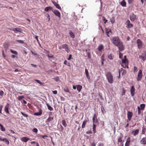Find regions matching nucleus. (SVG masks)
<instances>
[{
    "label": "nucleus",
    "instance_id": "473e14b6",
    "mask_svg": "<svg viewBox=\"0 0 146 146\" xmlns=\"http://www.w3.org/2000/svg\"><path fill=\"white\" fill-rule=\"evenodd\" d=\"M121 66L123 68H128V66L127 63H125L124 64H121Z\"/></svg>",
    "mask_w": 146,
    "mask_h": 146
},
{
    "label": "nucleus",
    "instance_id": "c756f323",
    "mask_svg": "<svg viewBox=\"0 0 146 146\" xmlns=\"http://www.w3.org/2000/svg\"><path fill=\"white\" fill-rule=\"evenodd\" d=\"M85 73L86 74V76L87 77V78L88 79H89L90 78V77L89 76V73H88V70L86 69H85Z\"/></svg>",
    "mask_w": 146,
    "mask_h": 146
},
{
    "label": "nucleus",
    "instance_id": "7ed1b4c3",
    "mask_svg": "<svg viewBox=\"0 0 146 146\" xmlns=\"http://www.w3.org/2000/svg\"><path fill=\"white\" fill-rule=\"evenodd\" d=\"M142 71L141 70H139L137 74V81H140L142 78Z\"/></svg>",
    "mask_w": 146,
    "mask_h": 146
},
{
    "label": "nucleus",
    "instance_id": "bb28decb",
    "mask_svg": "<svg viewBox=\"0 0 146 146\" xmlns=\"http://www.w3.org/2000/svg\"><path fill=\"white\" fill-rule=\"evenodd\" d=\"M46 104L47 107L48 109L49 110L51 111L53 110V109L52 107H51L48 104L46 103Z\"/></svg>",
    "mask_w": 146,
    "mask_h": 146
},
{
    "label": "nucleus",
    "instance_id": "412c9836",
    "mask_svg": "<svg viewBox=\"0 0 146 146\" xmlns=\"http://www.w3.org/2000/svg\"><path fill=\"white\" fill-rule=\"evenodd\" d=\"M8 29L14 31L15 32V31L18 32H20V30L21 29H20L18 28H15L13 29L8 28Z\"/></svg>",
    "mask_w": 146,
    "mask_h": 146
},
{
    "label": "nucleus",
    "instance_id": "a878e982",
    "mask_svg": "<svg viewBox=\"0 0 146 146\" xmlns=\"http://www.w3.org/2000/svg\"><path fill=\"white\" fill-rule=\"evenodd\" d=\"M104 48V47L103 45L102 44H101L98 47V50L99 51H101Z\"/></svg>",
    "mask_w": 146,
    "mask_h": 146
},
{
    "label": "nucleus",
    "instance_id": "13d9d810",
    "mask_svg": "<svg viewBox=\"0 0 146 146\" xmlns=\"http://www.w3.org/2000/svg\"><path fill=\"white\" fill-rule=\"evenodd\" d=\"M101 60L102 61H105L104 54H103L101 56Z\"/></svg>",
    "mask_w": 146,
    "mask_h": 146
},
{
    "label": "nucleus",
    "instance_id": "cd10ccee",
    "mask_svg": "<svg viewBox=\"0 0 146 146\" xmlns=\"http://www.w3.org/2000/svg\"><path fill=\"white\" fill-rule=\"evenodd\" d=\"M0 129L2 131H5V129L4 127L1 123H0Z\"/></svg>",
    "mask_w": 146,
    "mask_h": 146
},
{
    "label": "nucleus",
    "instance_id": "a211bd4d",
    "mask_svg": "<svg viewBox=\"0 0 146 146\" xmlns=\"http://www.w3.org/2000/svg\"><path fill=\"white\" fill-rule=\"evenodd\" d=\"M29 139H30L29 138L27 137H23L21 139V140L22 141H24L25 142H27Z\"/></svg>",
    "mask_w": 146,
    "mask_h": 146
},
{
    "label": "nucleus",
    "instance_id": "79ce46f5",
    "mask_svg": "<svg viewBox=\"0 0 146 146\" xmlns=\"http://www.w3.org/2000/svg\"><path fill=\"white\" fill-rule=\"evenodd\" d=\"M3 46L4 48L7 49L8 47V44L7 43H5L3 45Z\"/></svg>",
    "mask_w": 146,
    "mask_h": 146
},
{
    "label": "nucleus",
    "instance_id": "c03bdc74",
    "mask_svg": "<svg viewBox=\"0 0 146 146\" xmlns=\"http://www.w3.org/2000/svg\"><path fill=\"white\" fill-rule=\"evenodd\" d=\"M128 60H126L125 59H122V64H124L125 63H127V62Z\"/></svg>",
    "mask_w": 146,
    "mask_h": 146
},
{
    "label": "nucleus",
    "instance_id": "39448f33",
    "mask_svg": "<svg viewBox=\"0 0 146 146\" xmlns=\"http://www.w3.org/2000/svg\"><path fill=\"white\" fill-rule=\"evenodd\" d=\"M139 57L143 61H145L146 59V52L145 51H143L141 55H139Z\"/></svg>",
    "mask_w": 146,
    "mask_h": 146
},
{
    "label": "nucleus",
    "instance_id": "f8f14e48",
    "mask_svg": "<svg viewBox=\"0 0 146 146\" xmlns=\"http://www.w3.org/2000/svg\"><path fill=\"white\" fill-rule=\"evenodd\" d=\"M133 113L132 112L128 111L127 113V118L129 119V120H131L132 117L133 116Z\"/></svg>",
    "mask_w": 146,
    "mask_h": 146
},
{
    "label": "nucleus",
    "instance_id": "20e7f679",
    "mask_svg": "<svg viewBox=\"0 0 146 146\" xmlns=\"http://www.w3.org/2000/svg\"><path fill=\"white\" fill-rule=\"evenodd\" d=\"M117 46L118 47L119 50L120 52H122L124 49V46L122 42H120L118 46Z\"/></svg>",
    "mask_w": 146,
    "mask_h": 146
},
{
    "label": "nucleus",
    "instance_id": "37998d69",
    "mask_svg": "<svg viewBox=\"0 0 146 146\" xmlns=\"http://www.w3.org/2000/svg\"><path fill=\"white\" fill-rule=\"evenodd\" d=\"M24 98V96H20L18 97L17 99L19 101H21Z\"/></svg>",
    "mask_w": 146,
    "mask_h": 146
},
{
    "label": "nucleus",
    "instance_id": "2eb2a0df",
    "mask_svg": "<svg viewBox=\"0 0 146 146\" xmlns=\"http://www.w3.org/2000/svg\"><path fill=\"white\" fill-rule=\"evenodd\" d=\"M140 143L141 144L143 145L146 144V137H144L142 138L140 141Z\"/></svg>",
    "mask_w": 146,
    "mask_h": 146
},
{
    "label": "nucleus",
    "instance_id": "3c124183",
    "mask_svg": "<svg viewBox=\"0 0 146 146\" xmlns=\"http://www.w3.org/2000/svg\"><path fill=\"white\" fill-rule=\"evenodd\" d=\"M130 142H131V137H128L127 139L126 142L130 143Z\"/></svg>",
    "mask_w": 146,
    "mask_h": 146
},
{
    "label": "nucleus",
    "instance_id": "603ef678",
    "mask_svg": "<svg viewBox=\"0 0 146 146\" xmlns=\"http://www.w3.org/2000/svg\"><path fill=\"white\" fill-rule=\"evenodd\" d=\"M137 71V68L135 66H134L133 68V72L134 73Z\"/></svg>",
    "mask_w": 146,
    "mask_h": 146
},
{
    "label": "nucleus",
    "instance_id": "a18cd8bd",
    "mask_svg": "<svg viewBox=\"0 0 146 146\" xmlns=\"http://www.w3.org/2000/svg\"><path fill=\"white\" fill-rule=\"evenodd\" d=\"M64 91L66 92H69V90L68 88L67 87H66L64 89Z\"/></svg>",
    "mask_w": 146,
    "mask_h": 146
},
{
    "label": "nucleus",
    "instance_id": "58836bf2",
    "mask_svg": "<svg viewBox=\"0 0 146 146\" xmlns=\"http://www.w3.org/2000/svg\"><path fill=\"white\" fill-rule=\"evenodd\" d=\"M111 33V29H110L109 31L106 32V35L108 37H109L110 36L109 34Z\"/></svg>",
    "mask_w": 146,
    "mask_h": 146
},
{
    "label": "nucleus",
    "instance_id": "c85d7f7f",
    "mask_svg": "<svg viewBox=\"0 0 146 146\" xmlns=\"http://www.w3.org/2000/svg\"><path fill=\"white\" fill-rule=\"evenodd\" d=\"M62 124L65 127H66L67 126V124L66 123V121L65 120L63 119L62 121Z\"/></svg>",
    "mask_w": 146,
    "mask_h": 146
},
{
    "label": "nucleus",
    "instance_id": "338daca9",
    "mask_svg": "<svg viewBox=\"0 0 146 146\" xmlns=\"http://www.w3.org/2000/svg\"><path fill=\"white\" fill-rule=\"evenodd\" d=\"M96 144L94 142H93L92 143H91L90 146H96Z\"/></svg>",
    "mask_w": 146,
    "mask_h": 146
},
{
    "label": "nucleus",
    "instance_id": "f3484780",
    "mask_svg": "<svg viewBox=\"0 0 146 146\" xmlns=\"http://www.w3.org/2000/svg\"><path fill=\"white\" fill-rule=\"evenodd\" d=\"M52 3L53 4L55 5L56 7V8L59 9H61V7L60 6V5L59 4H58L57 2L54 1H52Z\"/></svg>",
    "mask_w": 146,
    "mask_h": 146
},
{
    "label": "nucleus",
    "instance_id": "4be33fe9",
    "mask_svg": "<svg viewBox=\"0 0 146 146\" xmlns=\"http://www.w3.org/2000/svg\"><path fill=\"white\" fill-rule=\"evenodd\" d=\"M97 116L96 115V114H94V115L93 117L92 118V121H93V123H95L97 121Z\"/></svg>",
    "mask_w": 146,
    "mask_h": 146
},
{
    "label": "nucleus",
    "instance_id": "f03ea898",
    "mask_svg": "<svg viewBox=\"0 0 146 146\" xmlns=\"http://www.w3.org/2000/svg\"><path fill=\"white\" fill-rule=\"evenodd\" d=\"M106 76L108 82L112 84L113 82V79L111 73L110 72H108L106 73Z\"/></svg>",
    "mask_w": 146,
    "mask_h": 146
},
{
    "label": "nucleus",
    "instance_id": "774afa93",
    "mask_svg": "<svg viewBox=\"0 0 146 146\" xmlns=\"http://www.w3.org/2000/svg\"><path fill=\"white\" fill-rule=\"evenodd\" d=\"M98 146H104V144L102 143H99L98 144Z\"/></svg>",
    "mask_w": 146,
    "mask_h": 146
},
{
    "label": "nucleus",
    "instance_id": "864d4df0",
    "mask_svg": "<svg viewBox=\"0 0 146 146\" xmlns=\"http://www.w3.org/2000/svg\"><path fill=\"white\" fill-rule=\"evenodd\" d=\"M21 113L22 114V115H23V116L25 117H27L28 116V115L26 114H25V113H24L23 112H21Z\"/></svg>",
    "mask_w": 146,
    "mask_h": 146
},
{
    "label": "nucleus",
    "instance_id": "2f4dec72",
    "mask_svg": "<svg viewBox=\"0 0 146 146\" xmlns=\"http://www.w3.org/2000/svg\"><path fill=\"white\" fill-rule=\"evenodd\" d=\"M123 136H120L118 138L117 141L118 142H121L122 141Z\"/></svg>",
    "mask_w": 146,
    "mask_h": 146
},
{
    "label": "nucleus",
    "instance_id": "f704fd0d",
    "mask_svg": "<svg viewBox=\"0 0 146 146\" xmlns=\"http://www.w3.org/2000/svg\"><path fill=\"white\" fill-rule=\"evenodd\" d=\"M10 52L13 54H17L18 53L16 51H14L11 49L10 50Z\"/></svg>",
    "mask_w": 146,
    "mask_h": 146
},
{
    "label": "nucleus",
    "instance_id": "a19ab883",
    "mask_svg": "<svg viewBox=\"0 0 146 146\" xmlns=\"http://www.w3.org/2000/svg\"><path fill=\"white\" fill-rule=\"evenodd\" d=\"M93 129L94 132L95 133L96 132V125L93 123Z\"/></svg>",
    "mask_w": 146,
    "mask_h": 146
},
{
    "label": "nucleus",
    "instance_id": "423d86ee",
    "mask_svg": "<svg viewBox=\"0 0 146 146\" xmlns=\"http://www.w3.org/2000/svg\"><path fill=\"white\" fill-rule=\"evenodd\" d=\"M10 108V104L9 103L7 104L5 106L4 108V111L6 113L9 114V109Z\"/></svg>",
    "mask_w": 146,
    "mask_h": 146
},
{
    "label": "nucleus",
    "instance_id": "8fccbe9b",
    "mask_svg": "<svg viewBox=\"0 0 146 146\" xmlns=\"http://www.w3.org/2000/svg\"><path fill=\"white\" fill-rule=\"evenodd\" d=\"M108 58L110 60H112L113 58L111 54H110L108 55Z\"/></svg>",
    "mask_w": 146,
    "mask_h": 146
},
{
    "label": "nucleus",
    "instance_id": "5701e85b",
    "mask_svg": "<svg viewBox=\"0 0 146 146\" xmlns=\"http://www.w3.org/2000/svg\"><path fill=\"white\" fill-rule=\"evenodd\" d=\"M76 86L77 87V90L78 92H80L82 88V86L80 85H78Z\"/></svg>",
    "mask_w": 146,
    "mask_h": 146
},
{
    "label": "nucleus",
    "instance_id": "680f3d73",
    "mask_svg": "<svg viewBox=\"0 0 146 146\" xmlns=\"http://www.w3.org/2000/svg\"><path fill=\"white\" fill-rule=\"evenodd\" d=\"M54 79L57 82L59 80V78L58 77H56L55 78H54Z\"/></svg>",
    "mask_w": 146,
    "mask_h": 146
},
{
    "label": "nucleus",
    "instance_id": "9b49d317",
    "mask_svg": "<svg viewBox=\"0 0 146 146\" xmlns=\"http://www.w3.org/2000/svg\"><path fill=\"white\" fill-rule=\"evenodd\" d=\"M125 24L127 25V27L128 28H131L133 27V24L130 23V21L129 20L126 21Z\"/></svg>",
    "mask_w": 146,
    "mask_h": 146
},
{
    "label": "nucleus",
    "instance_id": "aec40b11",
    "mask_svg": "<svg viewBox=\"0 0 146 146\" xmlns=\"http://www.w3.org/2000/svg\"><path fill=\"white\" fill-rule=\"evenodd\" d=\"M53 119V117H52L49 116L48 119L46 120L45 122H49L50 121H52Z\"/></svg>",
    "mask_w": 146,
    "mask_h": 146
},
{
    "label": "nucleus",
    "instance_id": "de8ad7c7",
    "mask_svg": "<svg viewBox=\"0 0 146 146\" xmlns=\"http://www.w3.org/2000/svg\"><path fill=\"white\" fill-rule=\"evenodd\" d=\"M2 56L4 58H6V56L5 54L4 50H2Z\"/></svg>",
    "mask_w": 146,
    "mask_h": 146
},
{
    "label": "nucleus",
    "instance_id": "09e8293b",
    "mask_svg": "<svg viewBox=\"0 0 146 146\" xmlns=\"http://www.w3.org/2000/svg\"><path fill=\"white\" fill-rule=\"evenodd\" d=\"M35 80L37 82H38V83H39V84L43 85V84H44V83H42L40 82V81L38 80L37 79H35Z\"/></svg>",
    "mask_w": 146,
    "mask_h": 146
},
{
    "label": "nucleus",
    "instance_id": "5fc2aeb1",
    "mask_svg": "<svg viewBox=\"0 0 146 146\" xmlns=\"http://www.w3.org/2000/svg\"><path fill=\"white\" fill-rule=\"evenodd\" d=\"M33 132H34L36 133L38 132V129L36 128H34L33 129Z\"/></svg>",
    "mask_w": 146,
    "mask_h": 146
},
{
    "label": "nucleus",
    "instance_id": "4d7b16f0",
    "mask_svg": "<svg viewBox=\"0 0 146 146\" xmlns=\"http://www.w3.org/2000/svg\"><path fill=\"white\" fill-rule=\"evenodd\" d=\"M137 108L138 109V114L140 115L141 113L140 108V107H138Z\"/></svg>",
    "mask_w": 146,
    "mask_h": 146
},
{
    "label": "nucleus",
    "instance_id": "c9c22d12",
    "mask_svg": "<svg viewBox=\"0 0 146 146\" xmlns=\"http://www.w3.org/2000/svg\"><path fill=\"white\" fill-rule=\"evenodd\" d=\"M146 131V128H144V127L142 128V134H145Z\"/></svg>",
    "mask_w": 146,
    "mask_h": 146
},
{
    "label": "nucleus",
    "instance_id": "bf43d9fd",
    "mask_svg": "<svg viewBox=\"0 0 146 146\" xmlns=\"http://www.w3.org/2000/svg\"><path fill=\"white\" fill-rule=\"evenodd\" d=\"M126 92V90L124 88L122 90V95H124Z\"/></svg>",
    "mask_w": 146,
    "mask_h": 146
},
{
    "label": "nucleus",
    "instance_id": "6e6552de",
    "mask_svg": "<svg viewBox=\"0 0 146 146\" xmlns=\"http://www.w3.org/2000/svg\"><path fill=\"white\" fill-rule=\"evenodd\" d=\"M62 48L65 49L66 51L68 53L69 52V49L68 48V46L67 44H64L62 45Z\"/></svg>",
    "mask_w": 146,
    "mask_h": 146
},
{
    "label": "nucleus",
    "instance_id": "4468645a",
    "mask_svg": "<svg viewBox=\"0 0 146 146\" xmlns=\"http://www.w3.org/2000/svg\"><path fill=\"white\" fill-rule=\"evenodd\" d=\"M53 13L54 14L59 18L60 17V12L58 10H56L53 11Z\"/></svg>",
    "mask_w": 146,
    "mask_h": 146
},
{
    "label": "nucleus",
    "instance_id": "9d476101",
    "mask_svg": "<svg viewBox=\"0 0 146 146\" xmlns=\"http://www.w3.org/2000/svg\"><path fill=\"white\" fill-rule=\"evenodd\" d=\"M135 89L133 86H132L130 89V93L132 96L133 97L135 95Z\"/></svg>",
    "mask_w": 146,
    "mask_h": 146
},
{
    "label": "nucleus",
    "instance_id": "0eeeda50",
    "mask_svg": "<svg viewBox=\"0 0 146 146\" xmlns=\"http://www.w3.org/2000/svg\"><path fill=\"white\" fill-rule=\"evenodd\" d=\"M136 42L138 48L140 49L142 47V42L139 39H138L137 40Z\"/></svg>",
    "mask_w": 146,
    "mask_h": 146
},
{
    "label": "nucleus",
    "instance_id": "e433bc0d",
    "mask_svg": "<svg viewBox=\"0 0 146 146\" xmlns=\"http://www.w3.org/2000/svg\"><path fill=\"white\" fill-rule=\"evenodd\" d=\"M145 105L144 104H141L140 106V109H141V110H143L145 108Z\"/></svg>",
    "mask_w": 146,
    "mask_h": 146
},
{
    "label": "nucleus",
    "instance_id": "49530a36",
    "mask_svg": "<svg viewBox=\"0 0 146 146\" xmlns=\"http://www.w3.org/2000/svg\"><path fill=\"white\" fill-rule=\"evenodd\" d=\"M110 21L111 23L113 24L115 22V20L114 17H112L110 19Z\"/></svg>",
    "mask_w": 146,
    "mask_h": 146
},
{
    "label": "nucleus",
    "instance_id": "e2e57ef3",
    "mask_svg": "<svg viewBox=\"0 0 146 146\" xmlns=\"http://www.w3.org/2000/svg\"><path fill=\"white\" fill-rule=\"evenodd\" d=\"M4 94V92L2 90H0V96H3Z\"/></svg>",
    "mask_w": 146,
    "mask_h": 146
},
{
    "label": "nucleus",
    "instance_id": "b1692460",
    "mask_svg": "<svg viewBox=\"0 0 146 146\" xmlns=\"http://www.w3.org/2000/svg\"><path fill=\"white\" fill-rule=\"evenodd\" d=\"M120 5L123 7H126V3L125 0H123L120 3Z\"/></svg>",
    "mask_w": 146,
    "mask_h": 146
},
{
    "label": "nucleus",
    "instance_id": "052dcab7",
    "mask_svg": "<svg viewBox=\"0 0 146 146\" xmlns=\"http://www.w3.org/2000/svg\"><path fill=\"white\" fill-rule=\"evenodd\" d=\"M72 58V54H70L69 55V57L67 59L68 60H70Z\"/></svg>",
    "mask_w": 146,
    "mask_h": 146
},
{
    "label": "nucleus",
    "instance_id": "1a4fd4ad",
    "mask_svg": "<svg viewBox=\"0 0 146 146\" xmlns=\"http://www.w3.org/2000/svg\"><path fill=\"white\" fill-rule=\"evenodd\" d=\"M136 16L133 13H131L130 15V20L132 21H134L135 20Z\"/></svg>",
    "mask_w": 146,
    "mask_h": 146
},
{
    "label": "nucleus",
    "instance_id": "4c0bfd02",
    "mask_svg": "<svg viewBox=\"0 0 146 146\" xmlns=\"http://www.w3.org/2000/svg\"><path fill=\"white\" fill-rule=\"evenodd\" d=\"M86 53H87V55L88 57L89 58H90L91 57V54H90V51H89V50H88V52Z\"/></svg>",
    "mask_w": 146,
    "mask_h": 146
},
{
    "label": "nucleus",
    "instance_id": "7c9ffc66",
    "mask_svg": "<svg viewBox=\"0 0 146 146\" xmlns=\"http://www.w3.org/2000/svg\"><path fill=\"white\" fill-rule=\"evenodd\" d=\"M69 34L72 38H73L75 37V35L71 31H70Z\"/></svg>",
    "mask_w": 146,
    "mask_h": 146
},
{
    "label": "nucleus",
    "instance_id": "0e129e2a",
    "mask_svg": "<svg viewBox=\"0 0 146 146\" xmlns=\"http://www.w3.org/2000/svg\"><path fill=\"white\" fill-rule=\"evenodd\" d=\"M103 21L105 24H106L108 22V20L106 19L104 17H103Z\"/></svg>",
    "mask_w": 146,
    "mask_h": 146
},
{
    "label": "nucleus",
    "instance_id": "ea45409f",
    "mask_svg": "<svg viewBox=\"0 0 146 146\" xmlns=\"http://www.w3.org/2000/svg\"><path fill=\"white\" fill-rule=\"evenodd\" d=\"M101 111H102V112L103 113H104L106 112L103 106H101Z\"/></svg>",
    "mask_w": 146,
    "mask_h": 146
},
{
    "label": "nucleus",
    "instance_id": "69168bd1",
    "mask_svg": "<svg viewBox=\"0 0 146 146\" xmlns=\"http://www.w3.org/2000/svg\"><path fill=\"white\" fill-rule=\"evenodd\" d=\"M122 54L120 52H119V58H122Z\"/></svg>",
    "mask_w": 146,
    "mask_h": 146
},
{
    "label": "nucleus",
    "instance_id": "6e6d98bb",
    "mask_svg": "<svg viewBox=\"0 0 146 146\" xmlns=\"http://www.w3.org/2000/svg\"><path fill=\"white\" fill-rule=\"evenodd\" d=\"M16 41L21 43H23L24 42L22 40H17Z\"/></svg>",
    "mask_w": 146,
    "mask_h": 146
},
{
    "label": "nucleus",
    "instance_id": "dca6fc26",
    "mask_svg": "<svg viewBox=\"0 0 146 146\" xmlns=\"http://www.w3.org/2000/svg\"><path fill=\"white\" fill-rule=\"evenodd\" d=\"M0 140L4 141L7 145H8L9 144V141L6 138H2L1 137H0Z\"/></svg>",
    "mask_w": 146,
    "mask_h": 146
},
{
    "label": "nucleus",
    "instance_id": "393cba45",
    "mask_svg": "<svg viewBox=\"0 0 146 146\" xmlns=\"http://www.w3.org/2000/svg\"><path fill=\"white\" fill-rule=\"evenodd\" d=\"M52 8L51 7H47L45 8L44 10L45 11L48 12L52 9Z\"/></svg>",
    "mask_w": 146,
    "mask_h": 146
},
{
    "label": "nucleus",
    "instance_id": "f257e3e1",
    "mask_svg": "<svg viewBox=\"0 0 146 146\" xmlns=\"http://www.w3.org/2000/svg\"><path fill=\"white\" fill-rule=\"evenodd\" d=\"M112 43L115 46H118L121 41L118 36L113 37L111 39Z\"/></svg>",
    "mask_w": 146,
    "mask_h": 146
},
{
    "label": "nucleus",
    "instance_id": "ddd939ff",
    "mask_svg": "<svg viewBox=\"0 0 146 146\" xmlns=\"http://www.w3.org/2000/svg\"><path fill=\"white\" fill-rule=\"evenodd\" d=\"M139 130L138 129H137L135 130L132 131L131 132V133L134 136H135L139 134Z\"/></svg>",
    "mask_w": 146,
    "mask_h": 146
},
{
    "label": "nucleus",
    "instance_id": "6ab92c4d",
    "mask_svg": "<svg viewBox=\"0 0 146 146\" xmlns=\"http://www.w3.org/2000/svg\"><path fill=\"white\" fill-rule=\"evenodd\" d=\"M42 113V111L41 109H40L38 112L35 113L34 114V115L37 116L41 115Z\"/></svg>",
    "mask_w": 146,
    "mask_h": 146
},
{
    "label": "nucleus",
    "instance_id": "72a5a7b5",
    "mask_svg": "<svg viewBox=\"0 0 146 146\" xmlns=\"http://www.w3.org/2000/svg\"><path fill=\"white\" fill-rule=\"evenodd\" d=\"M87 122V121H84L82 123V128H84L85 127L86 123Z\"/></svg>",
    "mask_w": 146,
    "mask_h": 146
}]
</instances>
